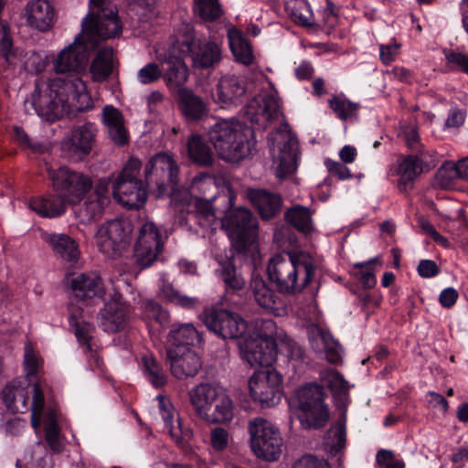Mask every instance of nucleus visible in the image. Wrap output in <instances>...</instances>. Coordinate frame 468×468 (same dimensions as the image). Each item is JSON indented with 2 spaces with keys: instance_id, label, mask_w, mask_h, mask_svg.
Listing matches in <instances>:
<instances>
[{
  "instance_id": "obj_1",
  "label": "nucleus",
  "mask_w": 468,
  "mask_h": 468,
  "mask_svg": "<svg viewBox=\"0 0 468 468\" xmlns=\"http://www.w3.org/2000/svg\"><path fill=\"white\" fill-rule=\"evenodd\" d=\"M41 118L54 122L65 114L90 110L93 102L86 83L79 77L40 80L36 82L30 97L26 100Z\"/></svg>"
},
{
  "instance_id": "obj_2",
  "label": "nucleus",
  "mask_w": 468,
  "mask_h": 468,
  "mask_svg": "<svg viewBox=\"0 0 468 468\" xmlns=\"http://www.w3.org/2000/svg\"><path fill=\"white\" fill-rule=\"evenodd\" d=\"M191 57L196 69H209L222 58V49L218 43L210 39L195 37L191 25L183 24L176 35L169 54L162 62L164 79L170 88L182 87L188 79V68L184 62L186 55Z\"/></svg>"
},
{
  "instance_id": "obj_3",
  "label": "nucleus",
  "mask_w": 468,
  "mask_h": 468,
  "mask_svg": "<svg viewBox=\"0 0 468 468\" xmlns=\"http://www.w3.org/2000/svg\"><path fill=\"white\" fill-rule=\"evenodd\" d=\"M196 218L197 224L204 229L203 236L208 235L220 226L238 250L251 253L253 258L255 254H259L258 221L249 209H229L219 221L210 201L198 199L196 202Z\"/></svg>"
},
{
  "instance_id": "obj_4",
  "label": "nucleus",
  "mask_w": 468,
  "mask_h": 468,
  "mask_svg": "<svg viewBox=\"0 0 468 468\" xmlns=\"http://www.w3.org/2000/svg\"><path fill=\"white\" fill-rule=\"evenodd\" d=\"M316 271L314 259L305 251L282 252L270 259L267 274L280 292L301 293L311 283Z\"/></svg>"
},
{
  "instance_id": "obj_5",
  "label": "nucleus",
  "mask_w": 468,
  "mask_h": 468,
  "mask_svg": "<svg viewBox=\"0 0 468 468\" xmlns=\"http://www.w3.org/2000/svg\"><path fill=\"white\" fill-rule=\"evenodd\" d=\"M283 331L271 319L255 320L253 331L238 342L241 359L250 367H267L276 360Z\"/></svg>"
},
{
  "instance_id": "obj_6",
  "label": "nucleus",
  "mask_w": 468,
  "mask_h": 468,
  "mask_svg": "<svg viewBox=\"0 0 468 468\" xmlns=\"http://www.w3.org/2000/svg\"><path fill=\"white\" fill-rule=\"evenodd\" d=\"M208 137L218 156L232 163L249 156L255 145L252 129L232 119L217 122Z\"/></svg>"
},
{
  "instance_id": "obj_7",
  "label": "nucleus",
  "mask_w": 468,
  "mask_h": 468,
  "mask_svg": "<svg viewBox=\"0 0 468 468\" xmlns=\"http://www.w3.org/2000/svg\"><path fill=\"white\" fill-rule=\"evenodd\" d=\"M46 389L47 384L41 380L32 381L27 378H18L4 388L3 402L14 413L31 411V424L37 431L40 428L42 413L48 409Z\"/></svg>"
},
{
  "instance_id": "obj_8",
  "label": "nucleus",
  "mask_w": 468,
  "mask_h": 468,
  "mask_svg": "<svg viewBox=\"0 0 468 468\" xmlns=\"http://www.w3.org/2000/svg\"><path fill=\"white\" fill-rule=\"evenodd\" d=\"M80 35L94 48L100 40L119 37L122 33V25L117 15L116 7L111 3H102L91 8L83 18Z\"/></svg>"
},
{
  "instance_id": "obj_9",
  "label": "nucleus",
  "mask_w": 468,
  "mask_h": 468,
  "mask_svg": "<svg viewBox=\"0 0 468 468\" xmlns=\"http://www.w3.org/2000/svg\"><path fill=\"white\" fill-rule=\"evenodd\" d=\"M248 433L250 448L258 459L275 462L281 457L283 440L279 428L271 421L253 418L248 422Z\"/></svg>"
},
{
  "instance_id": "obj_10",
  "label": "nucleus",
  "mask_w": 468,
  "mask_h": 468,
  "mask_svg": "<svg viewBox=\"0 0 468 468\" xmlns=\"http://www.w3.org/2000/svg\"><path fill=\"white\" fill-rule=\"evenodd\" d=\"M141 162L131 158L112 186L113 198L122 207L138 209L146 202V188L138 178Z\"/></svg>"
},
{
  "instance_id": "obj_11",
  "label": "nucleus",
  "mask_w": 468,
  "mask_h": 468,
  "mask_svg": "<svg viewBox=\"0 0 468 468\" xmlns=\"http://www.w3.org/2000/svg\"><path fill=\"white\" fill-rule=\"evenodd\" d=\"M133 225L127 220L114 219L101 225L95 235L99 251L107 259H119L130 245Z\"/></svg>"
},
{
  "instance_id": "obj_12",
  "label": "nucleus",
  "mask_w": 468,
  "mask_h": 468,
  "mask_svg": "<svg viewBox=\"0 0 468 468\" xmlns=\"http://www.w3.org/2000/svg\"><path fill=\"white\" fill-rule=\"evenodd\" d=\"M298 418L304 428H318L326 422L329 414L324 404L323 388L317 384H305L295 390Z\"/></svg>"
},
{
  "instance_id": "obj_13",
  "label": "nucleus",
  "mask_w": 468,
  "mask_h": 468,
  "mask_svg": "<svg viewBox=\"0 0 468 468\" xmlns=\"http://www.w3.org/2000/svg\"><path fill=\"white\" fill-rule=\"evenodd\" d=\"M245 116L249 122L261 129H266L282 117L277 90L269 80H262L261 92L247 104Z\"/></svg>"
},
{
  "instance_id": "obj_14",
  "label": "nucleus",
  "mask_w": 468,
  "mask_h": 468,
  "mask_svg": "<svg viewBox=\"0 0 468 468\" xmlns=\"http://www.w3.org/2000/svg\"><path fill=\"white\" fill-rule=\"evenodd\" d=\"M54 189L70 204L80 203L91 189L93 182L89 175L74 171L66 166L48 170Z\"/></svg>"
},
{
  "instance_id": "obj_15",
  "label": "nucleus",
  "mask_w": 468,
  "mask_h": 468,
  "mask_svg": "<svg viewBox=\"0 0 468 468\" xmlns=\"http://www.w3.org/2000/svg\"><path fill=\"white\" fill-rule=\"evenodd\" d=\"M269 142L277 176L283 178L294 173L297 168L298 143L288 125L283 124L280 130L271 133Z\"/></svg>"
},
{
  "instance_id": "obj_16",
  "label": "nucleus",
  "mask_w": 468,
  "mask_h": 468,
  "mask_svg": "<svg viewBox=\"0 0 468 468\" xmlns=\"http://www.w3.org/2000/svg\"><path fill=\"white\" fill-rule=\"evenodd\" d=\"M282 384V375L273 367L255 371L249 379L250 396L261 408L274 407L281 400Z\"/></svg>"
},
{
  "instance_id": "obj_17",
  "label": "nucleus",
  "mask_w": 468,
  "mask_h": 468,
  "mask_svg": "<svg viewBox=\"0 0 468 468\" xmlns=\"http://www.w3.org/2000/svg\"><path fill=\"white\" fill-rule=\"evenodd\" d=\"M204 323L209 330L222 338L240 340L253 331L255 320L247 324L239 314L221 309L206 312Z\"/></svg>"
},
{
  "instance_id": "obj_18",
  "label": "nucleus",
  "mask_w": 468,
  "mask_h": 468,
  "mask_svg": "<svg viewBox=\"0 0 468 468\" xmlns=\"http://www.w3.org/2000/svg\"><path fill=\"white\" fill-rule=\"evenodd\" d=\"M90 45L82 35H78L74 41L62 48L52 59V67L56 73L64 74L79 72L85 68Z\"/></svg>"
},
{
  "instance_id": "obj_19",
  "label": "nucleus",
  "mask_w": 468,
  "mask_h": 468,
  "mask_svg": "<svg viewBox=\"0 0 468 468\" xmlns=\"http://www.w3.org/2000/svg\"><path fill=\"white\" fill-rule=\"evenodd\" d=\"M73 297L84 305H92L104 299L107 289L102 278L96 272H80L69 280Z\"/></svg>"
},
{
  "instance_id": "obj_20",
  "label": "nucleus",
  "mask_w": 468,
  "mask_h": 468,
  "mask_svg": "<svg viewBox=\"0 0 468 468\" xmlns=\"http://www.w3.org/2000/svg\"><path fill=\"white\" fill-rule=\"evenodd\" d=\"M155 401L158 412L171 438L180 447L184 448L193 436L192 430L183 426L177 410L167 396L158 394L155 398Z\"/></svg>"
},
{
  "instance_id": "obj_21",
  "label": "nucleus",
  "mask_w": 468,
  "mask_h": 468,
  "mask_svg": "<svg viewBox=\"0 0 468 468\" xmlns=\"http://www.w3.org/2000/svg\"><path fill=\"white\" fill-rule=\"evenodd\" d=\"M111 298L98 314L100 327L108 333H117L125 329L128 323V305L122 295L113 289Z\"/></svg>"
},
{
  "instance_id": "obj_22",
  "label": "nucleus",
  "mask_w": 468,
  "mask_h": 468,
  "mask_svg": "<svg viewBox=\"0 0 468 468\" xmlns=\"http://www.w3.org/2000/svg\"><path fill=\"white\" fill-rule=\"evenodd\" d=\"M246 91L245 80L239 75L228 73L220 77L211 95L215 103L221 108H228L239 104Z\"/></svg>"
},
{
  "instance_id": "obj_23",
  "label": "nucleus",
  "mask_w": 468,
  "mask_h": 468,
  "mask_svg": "<svg viewBox=\"0 0 468 468\" xmlns=\"http://www.w3.org/2000/svg\"><path fill=\"white\" fill-rule=\"evenodd\" d=\"M167 356L171 372L178 379L195 377L202 366L200 356L189 347H168Z\"/></svg>"
},
{
  "instance_id": "obj_24",
  "label": "nucleus",
  "mask_w": 468,
  "mask_h": 468,
  "mask_svg": "<svg viewBox=\"0 0 468 468\" xmlns=\"http://www.w3.org/2000/svg\"><path fill=\"white\" fill-rule=\"evenodd\" d=\"M96 133V125L91 122L73 129L63 142L64 151L72 158L82 159L90 152Z\"/></svg>"
},
{
  "instance_id": "obj_25",
  "label": "nucleus",
  "mask_w": 468,
  "mask_h": 468,
  "mask_svg": "<svg viewBox=\"0 0 468 468\" xmlns=\"http://www.w3.org/2000/svg\"><path fill=\"white\" fill-rule=\"evenodd\" d=\"M250 289L256 303L268 313L276 316L286 314V304L283 300L267 285L262 278L253 276Z\"/></svg>"
},
{
  "instance_id": "obj_26",
  "label": "nucleus",
  "mask_w": 468,
  "mask_h": 468,
  "mask_svg": "<svg viewBox=\"0 0 468 468\" xmlns=\"http://www.w3.org/2000/svg\"><path fill=\"white\" fill-rule=\"evenodd\" d=\"M27 25L38 31H47L52 27L56 19L53 5L48 0H31L24 13Z\"/></svg>"
},
{
  "instance_id": "obj_27",
  "label": "nucleus",
  "mask_w": 468,
  "mask_h": 468,
  "mask_svg": "<svg viewBox=\"0 0 468 468\" xmlns=\"http://www.w3.org/2000/svg\"><path fill=\"white\" fill-rule=\"evenodd\" d=\"M308 335L312 348L323 355L329 363L335 364L341 360V346L330 333L317 325H311Z\"/></svg>"
},
{
  "instance_id": "obj_28",
  "label": "nucleus",
  "mask_w": 468,
  "mask_h": 468,
  "mask_svg": "<svg viewBox=\"0 0 468 468\" xmlns=\"http://www.w3.org/2000/svg\"><path fill=\"white\" fill-rule=\"evenodd\" d=\"M55 255L67 262H77L80 256L78 243L69 235L63 233H48L41 235Z\"/></svg>"
},
{
  "instance_id": "obj_29",
  "label": "nucleus",
  "mask_w": 468,
  "mask_h": 468,
  "mask_svg": "<svg viewBox=\"0 0 468 468\" xmlns=\"http://www.w3.org/2000/svg\"><path fill=\"white\" fill-rule=\"evenodd\" d=\"M247 196L263 219L273 218L281 210L282 199L271 192L251 188L248 190Z\"/></svg>"
},
{
  "instance_id": "obj_30",
  "label": "nucleus",
  "mask_w": 468,
  "mask_h": 468,
  "mask_svg": "<svg viewBox=\"0 0 468 468\" xmlns=\"http://www.w3.org/2000/svg\"><path fill=\"white\" fill-rule=\"evenodd\" d=\"M234 417V404L224 389L200 417L211 423H226Z\"/></svg>"
},
{
  "instance_id": "obj_31",
  "label": "nucleus",
  "mask_w": 468,
  "mask_h": 468,
  "mask_svg": "<svg viewBox=\"0 0 468 468\" xmlns=\"http://www.w3.org/2000/svg\"><path fill=\"white\" fill-rule=\"evenodd\" d=\"M223 390V387L213 383H201L193 388L189 397L197 414L201 417Z\"/></svg>"
},
{
  "instance_id": "obj_32",
  "label": "nucleus",
  "mask_w": 468,
  "mask_h": 468,
  "mask_svg": "<svg viewBox=\"0 0 468 468\" xmlns=\"http://www.w3.org/2000/svg\"><path fill=\"white\" fill-rule=\"evenodd\" d=\"M102 122L108 129L109 136L117 144H124L127 141V132L124 127L121 112L112 105H107L102 111Z\"/></svg>"
},
{
  "instance_id": "obj_33",
  "label": "nucleus",
  "mask_w": 468,
  "mask_h": 468,
  "mask_svg": "<svg viewBox=\"0 0 468 468\" xmlns=\"http://www.w3.org/2000/svg\"><path fill=\"white\" fill-rule=\"evenodd\" d=\"M67 202L60 195L35 197L29 202V208L43 218H57L66 209Z\"/></svg>"
},
{
  "instance_id": "obj_34",
  "label": "nucleus",
  "mask_w": 468,
  "mask_h": 468,
  "mask_svg": "<svg viewBox=\"0 0 468 468\" xmlns=\"http://www.w3.org/2000/svg\"><path fill=\"white\" fill-rule=\"evenodd\" d=\"M167 342L169 347H188L199 344L201 335L193 324H178L173 325Z\"/></svg>"
},
{
  "instance_id": "obj_35",
  "label": "nucleus",
  "mask_w": 468,
  "mask_h": 468,
  "mask_svg": "<svg viewBox=\"0 0 468 468\" xmlns=\"http://www.w3.org/2000/svg\"><path fill=\"white\" fill-rule=\"evenodd\" d=\"M114 65L115 57L113 49L107 47L100 49L90 67L93 81H105L112 73Z\"/></svg>"
},
{
  "instance_id": "obj_36",
  "label": "nucleus",
  "mask_w": 468,
  "mask_h": 468,
  "mask_svg": "<svg viewBox=\"0 0 468 468\" xmlns=\"http://www.w3.org/2000/svg\"><path fill=\"white\" fill-rule=\"evenodd\" d=\"M179 89V104L183 114L189 120H198L207 113L203 100L187 89Z\"/></svg>"
},
{
  "instance_id": "obj_37",
  "label": "nucleus",
  "mask_w": 468,
  "mask_h": 468,
  "mask_svg": "<svg viewBox=\"0 0 468 468\" xmlns=\"http://www.w3.org/2000/svg\"><path fill=\"white\" fill-rule=\"evenodd\" d=\"M229 44L236 61L243 65H250L254 56L250 44L243 34L237 28L231 27L228 31Z\"/></svg>"
},
{
  "instance_id": "obj_38",
  "label": "nucleus",
  "mask_w": 468,
  "mask_h": 468,
  "mask_svg": "<svg viewBox=\"0 0 468 468\" xmlns=\"http://www.w3.org/2000/svg\"><path fill=\"white\" fill-rule=\"evenodd\" d=\"M422 172L421 161L413 155L401 159L399 163L397 174L399 176V187L406 191L411 186V183Z\"/></svg>"
},
{
  "instance_id": "obj_39",
  "label": "nucleus",
  "mask_w": 468,
  "mask_h": 468,
  "mask_svg": "<svg viewBox=\"0 0 468 468\" xmlns=\"http://www.w3.org/2000/svg\"><path fill=\"white\" fill-rule=\"evenodd\" d=\"M57 417L58 414L56 410L48 408L42 413L40 420V427L42 425L44 426L46 441L54 452H59L62 447L59 428L57 423Z\"/></svg>"
},
{
  "instance_id": "obj_40",
  "label": "nucleus",
  "mask_w": 468,
  "mask_h": 468,
  "mask_svg": "<svg viewBox=\"0 0 468 468\" xmlns=\"http://www.w3.org/2000/svg\"><path fill=\"white\" fill-rule=\"evenodd\" d=\"M286 220L299 231L310 233L314 230V222L310 209L303 206H294L285 214Z\"/></svg>"
},
{
  "instance_id": "obj_41",
  "label": "nucleus",
  "mask_w": 468,
  "mask_h": 468,
  "mask_svg": "<svg viewBox=\"0 0 468 468\" xmlns=\"http://www.w3.org/2000/svg\"><path fill=\"white\" fill-rule=\"evenodd\" d=\"M346 426L344 423L338 422L331 427V429L326 432L324 438L323 446L324 451L328 453L335 455L343 450L346 445Z\"/></svg>"
},
{
  "instance_id": "obj_42",
  "label": "nucleus",
  "mask_w": 468,
  "mask_h": 468,
  "mask_svg": "<svg viewBox=\"0 0 468 468\" xmlns=\"http://www.w3.org/2000/svg\"><path fill=\"white\" fill-rule=\"evenodd\" d=\"M187 152L190 159L200 165H208L212 163L211 149L197 135H192L189 138Z\"/></svg>"
},
{
  "instance_id": "obj_43",
  "label": "nucleus",
  "mask_w": 468,
  "mask_h": 468,
  "mask_svg": "<svg viewBox=\"0 0 468 468\" xmlns=\"http://www.w3.org/2000/svg\"><path fill=\"white\" fill-rule=\"evenodd\" d=\"M150 164L153 172L160 170L167 175L171 189L175 191V186L177 185L178 167L172 156L167 154H159L151 159Z\"/></svg>"
},
{
  "instance_id": "obj_44",
  "label": "nucleus",
  "mask_w": 468,
  "mask_h": 468,
  "mask_svg": "<svg viewBox=\"0 0 468 468\" xmlns=\"http://www.w3.org/2000/svg\"><path fill=\"white\" fill-rule=\"evenodd\" d=\"M286 10L297 23L303 26H313L314 24L313 11L306 0L288 1Z\"/></svg>"
},
{
  "instance_id": "obj_45",
  "label": "nucleus",
  "mask_w": 468,
  "mask_h": 468,
  "mask_svg": "<svg viewBox=\"0 0 468 468\" xmlns=\"http://www.w3.org/2000/svg\"><path fill=\"white\" fill-rule=\"evenodd\" d=\"M164 244L165 239L158 228L148 222V266L159 259Z\"/></svg>"
},
{
  "instance_id": "obj_46",
  "label": "nucleus",
  "mask_w": 468,
  "mask_h": 468,
  "mask_svg": "<svg viewBox=\"0 0 468 468\" xmlns=\"http://www.w3.org/2000/svg\"><path fill=\"white\" fill-rule=\"evenodd\" d=\"M69 324L74 330L78 341L84 346L87 351L90 352L91 348L89 340L93 327L79 320L73 306L69 307Z\"/></svg>"
},
{
  "instance_id": "obj_47",
  "label": "nucleus",
  "mask_w": 468,
  "mask_h": 468,
  "mask_svg": "<svg viewBox=\"0 0 468 468\" xmlns=\"http://www.w3.org/2000/svg\"><path fill=\"white\" fill-rule=\"evenodd\" d=\"M217 271H218L219 277L229 288L239 290L244 287L245 280L237 272L231 261H228L220 263V268Z\"/></svg>"
},
{
  "instance_id": "obj_48",
  "label": "nucleus",
  "mask_w": 468,
  "mask_h": 468,
  "mask_svg": "<svg viewBox=\"0 0 468 468\" xmlns=\"http://www.w3.org/2000/svg\"><path fill=\"white\" fill-rule=\"evenodd\" d=\"M23 367L27 378L37 375L43 367V359L37 353L31 343H27L24 350Z\"/></svg>"
},
{
  "instance_id": "obj_49",
  "label": "nucleus",
  "mask_w": 468,
  "mask_h": 468,
  "mask_svg": "<svg viewBox=\"0 0 468 468\" xmlns=\"http://www.w3.org/2000/svg\"><path fill=\"white\" fill-rule=\"evenodd\" d=\"M320 379L335 393H346L349 389L348 383L333 368L323 370L320 374Z\"/></svg>"
},
{
  "instance_id": "obj_50",
  "label": "nucleus",
  "mask_w": 468,
  "mask_h": 468,
  "mask_svg": "<svg viewBox=\"0 0 468 468\" xmlns=\"http://www.w3.org/2000/svg\"><path fill=\"white\" fill-rule=\"evenodd\" d=\"M209 445L216 452H225L233 439L230 432L223 427H214L209 432Z\"/></svg>"
},
{
  "instance_id": "obj_51",
  "label": "nucleus",
  "mask_w": 468,
  "mask_h": 468,
  "mask_svg": "<svg viewBox=\"0 0 468 468\" xmlns=\"http://www.w3.org/2000/svg\"><path fill=\"white\" fill-rule=\"evenodd\" d=\"M329 105L337 117L343 121L355 117L358 111L356 103L342 97L333 98L329 101Z\"/></svg>"
},
{
  "instance_id": "obj_52",
  "label": "nucleus",
  "mask_w": 468,
  "mask_h": 468,
  "mask_svg": "<svg viewBox=\"0 0 468 468\" xmlns=\"http://www.w3.org/2000/svg\"><path fill=\"white\" fill-rule=\"evenodd\" d=\"M376 259H371L364 262H356L354 264L356 270L354 274L359 279L360 282L366 288H373L377 283L374 273V264Z\"/></svg>"
},
{
  "instance_id": "obj_53",
  "label": "nucleus",
  "mask_w": 468,
  "mask_h": 468,
  "mask_svg": "<svg viewBox=\"0 0 468 468\" xmlns=\"http://www.w3.org/2000/svg\"><path fill=\"white\" fill-rule=\"evenodd\" d=\"M195 10L203 20L211 21L220 16L218 0H195Z\"/></svg>"
},
{
  "instance_id": "obj_54",
  "label": "nucleus",
  "mask_w": 468,
  "mask_h": 468,
  "mask_svg": "<svg viewBox=\"0 0 468 468\" xmlns=\"http://www.w3.org/2000/svg\"><path fill=\"white\" fill-rule=\"evenodd\" d=\"M458 177L460 178L458 163L447 162L438 170L436 182L441 187L446 188Z\"/></svg>"
},
{
  "instance_id": "obj_55",
  "label": "nucleus",
  "mask_w": 468,
  "mask_h": 468,
  "mask_svg": "<svg viewBox=\"0 0 468 468\" xmlns=\"http://www.w3.org/2000/svg\"><path fill=\"white\" fill-rule=\"evenodd\" d=\"M166 375L160 364L154 358L148 357V382L159 388L166 384Z\"/></svg>"
},
{
  "instance_id": "obj_56",
  "label": "nucleus",
  "mask_w": 468,
  "mask_h": 468,
  "mask_svg": "<svg viewBox=\"0 0 468 468\" xmlns=\"http://www.w3.org/2000/svg\"><path fill=\"white\" fill-rule=\"evenodd\" d=\"M133 258L142 270L146 267V224H143L140 228L134 245Z\"/></svg>"
},
{
  "instance_id": "obj_57",
  "label": "nucleus",
  "mask_w": 468,
  "mask_h": 468,
  "mask_svg": "<svg viewBox=\"0 0 468 468\" xmlns=\"http://www.w3.org/2000/svg\"><path fill=\"white\" fill-rule=\"evenodd\" d=\"M107 204L103 200H99L93 196H90L84 203V207L80 213L82 214V220H92L100 217Z\"/></svg>"
},
{
  "instance_id": "obj_58",
  "label": "nucleus",
  "mask_w": 468,
  "mask_h": 468,
  "mask_svg": "<svg viewBox=\"0 0 468 468\" xmlns=\"http://www.w3.org/2000/svg\"><path fill=\"white\" fill-rule=\"evenodd\" d=\"M290 468H331L324 458L313 454H304L294 461Z\"/></svg>"
},
{
  "instance_id": "obj_59",
  "label": "nucleus",
  "mask_w": 468,
  "mask_h": 468,
  "mask_svg": "<svg viewBox=\"0 0 468 468\" xmlns=\"http://www.w3.org/2000/svg\"><path fill=\"white\" fill-rule=\"evenodd\" d=\"M47 66L46 58L35 51L27 52L25 59V69L31 73L42 72Z\"/></svg>"
},
{
  "instance_id": "obj_60",
  "label": "nucleus",
  "mask_w": 468,
  "mask_h": 468,
  "mask_svg": "<svg viewBox=\"0 0 468 468\" xmlns=\"http://www.w3.org/2000/svg\"><path fill=\"white\" fill-rule=\"evenodd\" d=\"M148 320H152L161 327H165L170 320V315L159 304L148 303Z\"/></svg>"
},
{
  "instance_id": "obj_61",
  "label": "nucleus",
  "mask_w": 468,
  "mask_h": 468,
  "mask_svg": "<svg viewBox=\"0 0 468 468\" xmlns=\"http://www.w3.org/2000/svg\"><path fill=\"white\" fill-rule=\"evenodd\" d=\"M12 47L13 41L10 36L9 26L5 21L0 20V55L8 59Z\"/></svg>"
},
{
  "instance_id": "obj_62",
  "label": "nucleus",
  "mask_w": 468,
  "mask_h": 468,
  "mask_svg": "<svg viewBox=\"0 0 468 468\" xmlns=\"http://www.w3.org/2000/svg\"><path fill=\"white\" fill-rule=\"evenodd\" d=\"M401 48V45L396 41H393L387 45L379 46V58L385 65L392 63Z\"/></svg>"
},
{
  "instance_id": "obj_63",
  "label": "nucleus",
  "mask_w": 468,
  "mask_h": 468,
  "mask_svg": "<svg viewBox=\"0 0 468 468\" xmlns=\"http://www.w3.org/2000/svg\"><path fill=\"white\" fill-rule=\"evenodd\" d=\"M279 342L281 343V348L284 347L286 349L287 355L291 360L298 361L303 359L304 351L303 347L296 342L287 339L284 333L282 341Z\"/></svg>"
},
{
  "instance_id": "obj_64",
  "label": "nucleus",
  "mask_w": 468,
  "mask_h": 468,
  "mask_svg": "<svg viewBox=\"0 0 468 468\" xmlns=\"http://www.w3.org/2000/svg\"><path fill=\"white\" fill-rule=\"evenodd\" d=\"M325 165L332 176H335L341 180L349 179L352 177V174L349 168L341 163L326 160Z\"/></svg>"
}]
</instances>
